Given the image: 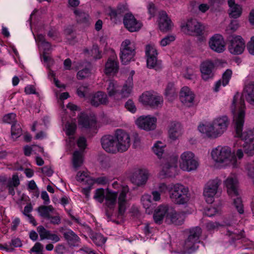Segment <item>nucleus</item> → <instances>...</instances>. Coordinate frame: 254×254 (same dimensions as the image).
I'll return each instance as SVG.
<instances>
[{"label": "nucleus", "mask_w": 254, "mask_h": 254, "mask_svg": "<svg viewBox=\"0 0 254 254\" xmlns=\"http://www.w3.org/2000/svg\"><path fill=\"white\" fill-rule=\"evenodd\" d=\"M244 102L240 100L239 103V111L237 114H233L234 123L235 128V136L241 138L243 141L242 147L245 153L249 156L254 154V127L242 132L244 124L245 113L244 111Z\"/></svg>", "instance_id": "1"}, {"label": "nucleus", "mask_w": 254, "mask_h": 254, "mask_svg": "<svg viewBox=\"0 0 254 254\" xmlns=\"http://www.w3.org/2000/svg\"><path fill=\"white\" fill-rule=\"evenodd\" d=\"M229 121L226 116L215 119L211 123L200 125L198 129L201 133L211 138H215L222 134L227 129Z\"/></svg>", "instance_id": "2"}, {"label": "nucleus", "mask_w": 254, "mask_h": 254, "mask_svg": "<svg viewBox=\"0 0 254 254\" xmlns=\"http://www.w3.org/2000/svg\"><path fill=\"white\" fill-rule=\"evenodd\" d=\"M133 85L131 77L127 78L122 89L117 81L110 80L107 88L108 96L116 100L127 98L131 94Z\"/></svg>", "instance_id": "3"}, {"label": "nucleus", "mask_w": 254, "mask_h": 254, "mask_svg": "<svg viewBox=\"0 0 254 254\" xmlns=\"http://www.w3.org/2000/svg\"><path fill=\"white\" fill-rule=\"evenodd\" d=\"M211 156L213 160L219 163L232 164L234 167H237L236 157L231 149L228 146H218L212 149Z\"/></svg>", "instance_id": "4"}, {"label": "nucleus", "mask_w": 254, "mask_h": 254, "mask_svg": "<svg viewBox=\"0 0 254 254\" xmlns=\"http://www.w3.org/2000/svg\"><path fill=\"white\" fill-rule=\"evenodd\" d=\"M244 99L251 105L254 106V82L251 81L245 85L242 96L238 93L235 95L233 98L231 110L233 114H237L239 111V103L240 100L244 101ZM245 103V101H244ZM244 111L245 109L244 103Z\"/></svg>", "instance_id": "5"}, {"label": "nucleus", "mask_w": 254, "mask_h": 254, "mask_svg": "<svg viewBox=\"0 0 254 254\" xmlns=\"http://www.w3.org/2000/svg\"><path fill=\"white\" fill-rule=\"evenodd\" d=\"M169 197L177 204H185L190 199L189 189L181 184H172L169 190Z\"/></svg>", "instance_id": "6"}, {"label": "nucleus", "mask_w": 254, "mask_h": 254, "mask_svg": "<svg viewBox=\"0 0 254 254\" xmlns=\"http://www.w3.org/2000/svg\"><path fill=\"white\" fill-rule=\"evenodd\" d=\"M201 233L202 230L198 226L189 229V235L184 245V249L186 253L190 254L198 249V244L200 242L199 238Z\"/></svg>", "instance_id": "7"}, {"label": "nucleus", "mask_w": 254, "mask_h": 254, "mask_svg": "<svg viewBox=\"0 0 254 254\" xmlns=\"http://www.w3.org/2000/svg\"><path fill=\"white\" fill-rule=\"evenodd\" d=\"M199 166L198 160L194 154L190 151H186L181 155L180 166L183 171L190 172L196 170Z\"/></svg>", "instance_id": "8"}, {"label": "nucleus", "mask_w": 254, "mask_h": 254, "mask_svg": "<svg viewBox=\"0 0 254 254\" xmlns=\"http://www.w3.org/2000/svg\"><path fill=\"white\" fill-rule=\"evenodd\" d=\"M134 43L129 40H126L121 44L120 59L123 64H127L133 58L135 52Z\"/></svg>", "instance_id": "9"}, {"label": "nucleus", "mask_w": 254, "mask_h": 254, "mask_svg": "<svg viewBox=\"0 0 254 254\" xmlns=\"http://www.w3.org/2000/svg\"><path fill=\"white\" fill-rule=\"evenodd\" d=\"M228 49L229 52L234 55L242 54L245 48V42L239 35H230L228 38Z\"/></svg>", "instance_id": "10"}, {"label": "nucleus", "mask_w": 254, "mask_h": 254, "mask_svg": "<svg viewBox=\"0 0 254 254\" xmlns=\"http://www.w3.org/2000/svg\"><path fill=\"white\" fill-rule=\"evenodd\" d=\"M221 184L218 179L210 180L205 185L203 189V196L208 203H212L214 200V196L217 193L218 188Z\"/></svg>", "instance_id": "11"}, {"label": "nucleus", "mask_w": 254, "mask_h": 254, "mask_svg": "<svg viewBox=\"0 0 254 254\" xmlns=\"http://www.w3.org/2000/svg\"><path fill=\"white\" fill-rule=\"evenodd\" d=\"M158 53L156 48L152 45H146L145 48V56L146 57L147 67L153 68L156 70L162 68V64L160 61L157 60Z\"/></svg>", "instance_id": "12"}, {"label": "nucleus", "mask_w": 254, "mask_h": 254, "mask_svg": "<svg viewBox=\"0 0 254 254\" xmlns=\"http://www.w3.org/2000/svg\"><path fill=\"white\" fill-rule=\"evenodd\" d=\"M140 101L143 104L148 105L152 108L161 107L163 98L156 94L149 91L143 93L140 97Z\"/></svg>", "instance_id": "13"}, {"label": "nucleus", "mask_w": 254, "mask_h": 254, "mask_svg": "<svg viewBox=\"0 0 254 254\" xmlns=\"http://www.w3.org/2000/svg\"><path fill=\"white\" fill-rule=\"evenodd\" d=\"M115 137L118 152H123L127 151L130 144L129 134L124 130L118 129L116 131Z\"/></svg>", "instance_id": "14"}, {"label": "nucleus", "mask_w": 254, "mask_h": 254, "mask_svg": "<svg viewBox=\"0 0 254 254\" xmlns=\"http://www.w3.org/2000/svg\"><path fill=\"white\" fill-rule=\"evenodd\" d=\"M182 29L189 35L199 36L202 34L204 26L196 19H190L182 26Z\"/></svg>", "instance_id": "15"}, {"label": "nucleus", "mask_w": 254, "mask_h": 254, "mask_svg": "<svg viewBox=\"0 0 254 254\" xmlns=\"http://www.w3.org/2000/svg\"><path fill=\"white\" fill-rule=\"evenodd\" d=\"M148 178V172L146 170L135 168L130 176V180L132 184L137 186H141L146 184Z\"/></svg>", "instance_id": "16"}, {"label": "nucleus", "mask_w": 254, "mask_h": 254, "mask_svg": "<svg viewBox=\"0 0 254 254\" xmlns=\"http://www.w3.org/2000/svg\"><path fill=\"white\" fill-rule=\"evenodd\" d=\"M156 118L150 116H141L136 121L135 124L138 127L145 130H153L156 128Z\"/></svg>", "instance_id": "17"}, {"label": "nucleus", "mask_w": 254, "mask_h": 254, "mask_svg": "<svg viewBox=\"0 0 254 254\" xmlns=\"http://www.w3.org/2000/svg\"><path fill=\"white\" fill-rule=\"evenodd\" d=\"M209 45L212 50L218 53H221L225 50V42L220 34H216L211 37Z\"/></svg>", "instance_id": "18"}, {"label": "nucleus", "mask_w": 254, "mask_h": 254, "mask_svg": "<svg viewBox=\"0 0 254 254\" xmlns=\"http://www.w3.org/2000/svg\"><path fill=\"white\" fill-rule=\"evenodd\" d=\"M129 188L128 186H122L121 189L119 192V196L118 199V216H122L127 208V194L128 192Z\"/></svg>", "instance_id": "19"}, {"label": "nucleus", "mask_w": 254, "mask_h": 254, "mask_svg": "<svg viewBox=\"0 0 254 254\" xmlns=\"http://www.w3.org/2000/svg\"><path fill=\"white\" fill-rule=\"evenodd\" d=\"M102 148L107 152L116 153L118 152L116 138L111 135H104L101 139Z\"/></svg>", "instance_id": "20"}, {"label": "nucleus", "mask_w": 254, "mask_h": 254, "mask_svg": "<svg viewBox=\"0 0 254 254\" xmlns=\"http://www.w3.org/2000/svg\"><path fill=\"white\" fill-rule=\"evenodd\" d=\"M214 68L215 65L212 61L206 60L203 62L200 66L202 79L204 80L212 79L214 75Z\"/></svg>", "instance_id": "21"}, {"label": "nucleus", "mask_w": 254, "mask_h": 254, "mask_svg": "<svg viewBox=\"0 0 254 254\" xmlns=\"http://www.w3.org/2000/svg\"><path fill=\"white\" fill-rule=\"evenodd\" d=\"M125 27L130 32H135L141 27V22L137 21L131 13H126L123 19Z\"/></svg>", "instance_id": "22"}, {"label": "nucleus", "mask_w": 254, "mask_h": 254, "mask_svg": "<svg viewBox=\"0 0 254 254\" xmlns=\"http://www.w3.org/2000/svg\"><path fill=\"white\" fill-rule=\"evenodd\" d=\"M225 185L227 189V192L231 197L239 195V182L235 175H231L225 181Z\"/></svg>", "instance_id": "23"}, {"label": "nucleus", "mask_w": 254, "mask_h": 254, "mask_svg": "<svg viewBox=\"0 0 254 254\" xmlns=\"http://www.w3.org/2000/svg\"><path fill=\"white\" fill-rule=\"evenodd\" d=\"M119 63L117 57L114 53H112L108 59L105 64V73L109 75L115 73L118 71Z\"/></svg>", "instance_id": "24"}, {"label": "nucleus", "mask_w": 254, "mask_h": 254, "mask_svg": "<svg viewBox=\"0 0 254 254\" xmlns=\"http://www.w3.org/2000/svg\"><path fill=\"white\" fill-rule=\"evenodd\" d=\"M180 98L183 104L190 107L193 104L194 95L189 87L185 86L181 89Z\"/></svg>", "instance_id": "25"}, {"label": "nucleus", "mask_w": 254, "mask_h": 254, "mask_svg": "<svg viewBox=\"0 0 254 254\" xmlns=\"http://www.w3.org/2000/svg\"><path fill=\"white\" fill-rule=\"evenodd\" d=\"M169 206L166 205H160L155 210L153 219L155 223L161 224L165 216L168 217L169 214Z\"/></svg>", "instance_id": "26"}, {"label": "nucleus", "mask_w": 254, "mask_h": 254, "mask_svg": "<svg viewBox=\"0 0 254 254\" xmlns=\"http://www.w3.org/2000/svg\"><path fill=\"white\" fill-rule=\"evenodd\" d=\"M90 100L91 104L95 107L106 104L108 101L106 94L102 91H98L91 95Z\"/></svg>", "instance_id": "27"}, {"label": "nucleus", "mask_w": 254, "mask_h": 254, "mask_svg": "<svg viewBox=\"0 0 254 254\" xmlns=\"http://www.w3.org/2000/svg\"><path fill=\"white\" fill-rule=\"evenodd\" d=\"M159 27L160 30L163 32L169 31L172 27L171 19L164 11H161L159 13Z\"/></svg>", "instance_id": "28"}, {"label": "nucleus", "mask_w": 254, "mask_h": 254, "mask_svg": "<svg viewBox=\"0 0 254 254\" xmlns=\"http://www.w3.org/2000/svg\"><path fill=\"white\" fill-rule=\"evenodd\" d=\"M228 4L229 6L228 13L229 16L233 18L239 17L242 13V6L235 2V0H228Z\"/></svg>", "instance_id": "29"}, {"label": "nucleus", "mask_w": 254, "mask_h": 254, "mask_svg": "<svg viewBox=\"0 0 254 254\" xmlns=\"http://www.w3.org/2000/svg\"><path fill=\"white\" fill-rule=\"evenodd\" d=\"M127 11H128V7L127 4H120L116 9H111L109 15L111 19L115 21L121 17Z\"/></svg>", "instance_id": "30"}, {"label": "nucleus", "mask_w": 254, "mask_h": 254, "mask_svg": "<svg viewBox=\"0 0 254 254\" xmlns=\"http://www.w3.org/2000/svg\"><path fill=\"white\" fill-rule=\"evenodd\" d=\"M169 136L173 140H176L182 134V127L178 123H171L169 126Z\"/></svg>", "instance_id": "31"}, {"label": "nucleus", "mask_w": 254, "mask_h": 254, "mask_svg": "<svg viewBox=\"0 0 254 254\" xmlns=\"http://www.w3.org/2000/svg\"><path fill=\"white\" fill-rule=\"evenodd\" d=\"M79 125L86 128L94 127L96 120L94 117H89L85 115L80 116L78 120Z\"/></svg>", "instance_id": "32"}, {"label": "nucleus", "mask_w": 254, "mask_h": 254, "mask_svg": "<svg viewBox=\"0 0 254 254\" xmlns=\"http://www.w3.org/2000/svg\"><path fill=\"white\" fill-rule=\"evenodd\" d=\"M118 192L113 191L109 189L107 190L105 196L106 205L110 208H113L117 201Z\"/></svg>", "instance_id": "33"}, {"label": "nucleus", "mask_w": 254, "mask_h": 254, "mask_svg": "<svg viewBox=\"0 0 254 254\" xmlns=\"http://www.w3.org/2000/svg\"><path fill=\"white\" fill-rule=\"evenodd\" d=\"M141 202L146 212L150 213L155 206V203L152 201V196L148 194H145L141 197Z\"/></svg>", "instance_id": "34"}, {"label": "nucleus", "mask_w": 254, "mask_h": 254, "mask_svg": "<svg viewBox=\"0 0 254 254\" xmlns=\"http://www.w3.org/2000/svg\"><path fill=\"white\" fill-rule=\"evenodd\" d=\"M77 181L82 185L91 186L92 182V178L89 176L87 171H79L76 177Z\"/></svg>", "instance_id": "35"}, {"label": "nucleus", "mask_w": 254, "mask_h": 254, "mask_svg": "<svg viewBox=\"0 0 254 254\" xmlns=\"http://www.w3.org/2000/svg\"><path fill=\"white\" fill-rule=\"evenodd\" d=\"M54 210V208L52 205H41L37 209L39 215L46 219L50 218L51 213L53 212Z\"/></svg>", "instance_id": "36"}, {"label": "nucleus", "mask_w": 254, "mask_h": 254, "mask_svg": "<svg viewBox=\"0 0 254 254\" xmlns=\"http://www.w3.org/2000/svg\"><path fill=\"white\" fill-rule=\"evenodd\" d=\"M178 157L176 155L171 156L167 163H166L162 167L163 172L166 174L168 173V170L169 169L175 170L177 167Z\"/></svg>", "instance_id": "37"}, {"label": "nucleus", "mask_w": 254, "mask_h": 254, "mask_svg": "<svg viewBox=\"0 0 254 254\" xmlns=\"http://www.w3.org/2000/svg\"><path fill=\"white\" fill-rule=\"evenodd\" d=\"M65 239L68 243L72 245H74L80 240L79 237L72 230L68 229L64 234Z\"/></svg>", "instance_id": "38"}, {"label": "nucleus", "mask_w": 254, "mask_h": 254, "mask_svg": "<svg viewBox=\"0 0 254 254\" xmlns=\"http://www.w3.org/2000/svg\"><path fill=\"white\" fill-rule=\"evenodd\" d=\"M168 218L170 219L172 223L176 225H182L184 220L182 214L173 211L169 212Z\"/></svg>", "instance_id": "39"}, {"label": "nucleus", "mask_w": 254, "mask_h": 254, "mask_svg": "<svg viewBox=\"0 0 254 254\" xmlns=\"http://www.w3.org/2000/svg\"><path fill=\"white\" fill-rule=\"evenodd\" d=\"M76 19L78 23H87L89 20V16L88 14L81 9H75L74 10Z\"/></svg>", "instance_id": "40"}, {"label": "nucleus", "mask_w": 254, "mask_h": 254, "mask_svg": "<svg viewBox=\"0 0 254 254\" xmlns=\"http://www.w3.org/2000/svg\"><path fill=\"white\" fill-rule=\"evenodd\" d=\"M165 95L170 101H173L176 96V89L172 83H169L165 90Z\"/></svg>", "instance_id": "41"}, {"label": "nucleus", "mask_w": 254, "mask_h": 254, "mask_svg": "<svg viewBox=\"0 0 254 254\" xmlns=\"http://www.w3.org/2000/svg\"><path fill=\"white\" fill-rule=\"evenodd\" d=\"M92 182L91 186H93L95 184L98 185L106 186L109 183L110 179L108 176L102 174L97 178H92Z\"/></svg>", "instance_id": "42"}, {"label": "nucleus", "mask_w": 254, "mask_h": 254, "mask_svg": "<svg viewBox=\"0 0 254 254\" xmlns=\"http://www.w3.org/2000/svg\"><path fill=\"white\" fill-rule=\"evenodd\" d=\"M165 145L163 143L160 141H157L152 147V150L154 153L158 157L162 156L164 152V147Z\"/></svg>", "instance_id": "43"}, {"label": "nucleus", "mask_w": 254, "mask_h": 254, "mask_svg": "<svg viewBox=\"0 0 254 254\" xmlns=\"http://www.w3.org/2000/svg\"><path fill=\"white\" fill-rule=\"evenodd\" d=\"M234 197L235 196H233ZM236 198H233V205L239 214H243L244 212V205L240 197L235 196Z\"/></svg>", "instance_id": "44"}, {"label": "nucleus", "mask_w": 254, "mask_h": 254, "mask_svg": "<svg viewBox=\"0 0 254 254\" xmlns=\"http://www.w3.org/2000/svg\"><path fill=\"white\" fill-rule=\"evenodd\" d=\"M82 163V157L81 152L75 151L73 154V165L74 168L80 167Z\"/></svg>", "instance_id": "45"}, {"label": "nucleus", "mask_w": 254, "mask_h": 254, "mask_svg": "<svg viewBox=\"0 0 254 254\" xmlns=\"http://www.w3.org/2000/svg\"><path fill=\"white\" fill-rule=\"evenodd\" d=\"M88 66L82 70H79L77 73V78L78 79H82L88 77L90 74V64L88 63Z\"/></svg>", "instance_id": "46"}, {"label": "nucleus", "mask_w": 254, "mask_h": 254, "mask_svg": "<svg viewBox=\"0 0 254 254\" xmlns=\"http://www.w3.org/2000/svg\"><path fill=\"white\" fill-rule=\"evenodd\" d=\"M106 194L103 188L97 189L95 190L94 198L100 203H102L105 199Z\"/></svg>", "instance_id": "47"}, {"label": "nucleus", "mask_w": 254, "mask_h": 254, "mask_svg": "<svg viewBox=\"0 0 254 254\" xmlns=\"http://www.w3.org/2000/svg\"><path fill=\"white\" fill-rule=\"evenodd\" d=\"M93 242L98 246H101L106 241V239L100 233H96L92 237Z\"/></svg>", "instance_id": "48"}, {"label": "nucleus", "mask_w": 254, "mask_h": 254, "mask_svg": "<svg viewBox=\"0 0 254 254\" xmlns=\"http://www.w3.org/2000/svg\"><path fill=\"white\" fill-rule=\"evenodd\" d=\"M12 137L17 138L22 134V129L19 125L13 124L11 127Z\"/></svg>", "instance_id": "49"}, {"label": "nucleus", "mask_w": 254, "mask_h": 254, "mask_svg": "<svg viewBox=\"0 0 254 254\" xmlns=\"http://www.w3.org/2000/svg\"><path fill=\"white\" fill-rule=\"evenodd\" d=\"M37 230L39 234L40 240L47 239L51 232L50 231L46 229L44 226L40 225L37 228Z\"/></svg>", "instance_id": "50"}, {"label": "nucleus", "mask_w": 254, "mask_h": 254, "mask_svg": "<svg viewBox=\"0 0 254 254\" xmlns=\"http://www.w3.org/2000/svg\"><path fill=\"white\" fill-rule=\"evenodd\" d=\"M65 133L67 135H73L76 128V125L75 123H67L65 125Z\"/></svg>", "instance_id": "51"}, {"label": "nucleus", "mask_w": 254, "mask_h": 254, "mask_svg": "<svg viewBox=\"0 0 254 254\" xmlns=\"http://www.w3.org/2000/svg\"><path fill=\"white\" fill-rule=\"evenodd\" d=\"M88 91V86L86 85H81L77 88L76 93L80 98H84Z\"/></svg>", "instance_id": "52"}, {"label": "nucleus", "mask_w": 254, "mask_h": 254, "mask_svg": "<svg viewBox=\"0 0 254 254\" xmlns=\"http://www.w3.org/2000/svg\"><path fill=\"white\" fill-rule=\"evenodd\" d=\"M16 114L14 113H9L3 116L2 121L4 123L12 124L15 121Z\"/></svg>", "instance_id": "53"}, {"label": "nucleus", "mask_w": 254, "mask_h": 254, "mask_svg": "<svg viewBox=\"0 0 254 254\" xmlns=\"http://www.w3.org/2000/svg\"><path fill=\"white\" fill-rule=\"evenodd\" d=\"M232 72L230 69H227L223 74L222 84L224 86H226L229 83V80L231 77Z\"/></svg>", "instance_id": "54"}, {"label": "nucleus", "mask_w": 254, "mask_h": 254, "mask_svg": "<svg viewBox=\"0 0 254 254\" xmlns=\"http://www.w3.org/2000/svg\"><path fill=\"white\" fill-rule=\"evenodd\" d=\"M175 40V37L174 36L168 35L161 40L160 45L163 47H165L169 45L171 42L174 41Z\"/></svg>", "instance_id": "55"}, {"label": "nucleus", "mask_w": 254, "mask_h": 254, "mask_svg": "<svg viewBox=\"0 0 254 254\" xmlns=\"http://www.w3.org/2000/svg\"><path fill=\"white\" fill-rule=\"evenodd\" d=\"M222 226L218 222L209 221L206 224V227L208 231H213L218 229V228Z\"/></svg>", "instance_id": "56"}, {"label": "nucleus", "mask_w": 254, "mask_h": 254, "mask_svg": "<svg viewBox=\"0 0 254 254\" xmlns=\"http://www.w3.org/2000/svg\"><path fill=\"white\" fill-rule=\"evenodd\" d=\"M125 106L127 110L132 113H135L136 111L135 105L132 100H128L126 103Z\"/></svg>", "instance_id": "57"}, {"label": "nucleus", "mask_w": 254, "mask_h": 254, "mask_svg": "<svg viewBox=\"0 0 254 254\" xmlns=\"http://www.w3.org/2000/svg\"><path fill=\"white\" fill-rule=\"evenodd\" d=\"M30 251L36 254H43V246L40 243L37 242Z\"/></svg>", "instance_id": "58"}, {"label": "nucleus", "mask_w": 254, "mask_h": 254, "mask_svg": "<svg viewBox=\"0 0 254 254\" xmlns=\"http://www.w3.org/2000/svg\"><path fill=\"white\" fill-rule=\"evenodd\" d=\"M7 183L10 184V185L15 186V187H17L20 184L18 176L17 174L13 175L11 179L9 180Z\"/></svg>", "instance_id": "59"}, {"label": "nucleus", "mask_w": 254, "mask_h": 254, "mask_svg": "<svg viewBox=\"0 0 254 254\" xmlns=\"http://www.w3.org/2000/svg\"><path fill=\"white\" fill-rule=\"evenodd\" d=\"M47 220H50L51 224L53 225H59L61 222V218L59 214L55 216H50V218H48Z\"/></svg>", "instance_id": "60"}, {"label": "nucleus", "mask_w": 254, "mask_h": 254, "mask_svg": "<svg viewBox=\"0 0 254 254\" xmlns=\"http://www.w3.org/2000/svg\"><path fill=\"white\" fill-rule=\"evenodd\" d=\"M217 212V210L216 208L213 207H210L205 209L204 214L207 216L212 217L215 215Z\"/></svg>", "instance_id": "61"}, {"label": "nucleus", "mask_w": 254, "mask_h": 254, "mask_svg": "<svg viewBox=\"0 0 254 254\" xmlns=\"http://www.w3.org/2000/svg\"><path fill=\"white\" fill-rule=\"evenodd\" d=\"M248 174L249 177L254 179V161L253 163L248 164L247 166Z\"/></svg>", "instance_id": "62"}, {"label": "nucleus", "mask_w": 254, "mask_h": 254, "mask_svg": "<svg viewBox=\"0 0 254 254\" xmlns=\"http://www.w3.org/2000/svg\"><path fill=\"white\" fill-rule=\"evenodd\" d=\"M247 49L249 53L254 55V36L251 38V41L247 44Z\"/></svg>", "instance_id": "63"}, {"label": "nucleus", "mask_w": 254, "mask_h": 254, "mask_svg": "<svg viewBox=\"0 0 254 254\" xmlns=\"http://www.w3.org/2000/svg\"><path fill=\"white\" fill-rule=\"evenodd\" d=\"M78 146L81 149H84L86 146V139L84 137H80L77 142Z\"/></svg>", "instance_id": "64"}]
</instances>
